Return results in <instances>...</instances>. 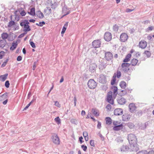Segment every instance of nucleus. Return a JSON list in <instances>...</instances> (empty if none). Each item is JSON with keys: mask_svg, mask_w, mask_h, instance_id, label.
Masks as SVG:
<instances>
[{"mask_svg": "<svg viewBox=\"0 0 154 154\" xmlns=\"http://www.w3.org/2000/svg\"><path fill=\"white\" fill-rule=\"evenodd\" d=\"M88 85L89 88L94 89L96 88L97 83L93 79H91L89 80L88 82Z\"/></svg>", "mask_w": 154, "mask_h": 154, "instance_id": "obj_1", "label": "nucleus"}, {"mask_svg": "<svg viewBox=\"0 0 154 154\" xmlns=\"http://www.w3.org/2000/svg\"><path fill=\"white\" fill-rule=\"evenodd\" d=\"M128 139L130 144L135 143L137 141L135 135H128Z\"/></svg>", "mask_w": 154, "mask_h": 154, "instance_id": "obj_2", "label": "nucleus"}, {"mask_svg": "<svg viewBox=\"0 0 154 154\" xmlns=\"http://www.w3.org/2000/svg\"><path fill=\"white\" fill-rule=\"evenodd\" d=\"M107 101L108 102L113 105L114 104V100L112 99V92L111 91L109 92L107 95Z\"/></svg>", "mask_w": 154, "mask_h": 154, "instance_id": "obj_3", "label": "nucleus"}, {"mask_svg": "<svg viewBox=\"0 0 154 154\" xmlns=\"http://www.w3.org/2000/svg\"><path fill=\"white\" fill-rule=\"evenodd\" d=\"M112 38V35L109 32H106L105 33L104 38L105 40L107 42H109L111 40Z\"/></svg>", "mask_w": 154, "mask_h": 154, "instance_id": "obj_4", "label": "nucleus"}, {"mask_svg": "<svg viewBox=\"0 0 154 154\" xmlns=\"http://www.w3.org/2000/svg\"><path fill=\"white\" fill-rule=\"evenodd\" d=\"M101 44V42L100 40H95L92 43L93 47L94 48H99Z\"/></svg>", "mask_w": 154, "mask_h": 154, "instance_id": "obj_5", "label": "nucleus"}, {"mask_svg": "<svg viewBox=\"0 0 154 154\" xmlns=\"http://www.w3.org/2000/svg\"><path fill=\"white\" fill-rule=\"evenodd\" d=\"M128 36L125 33H122L120 36V40L121 42H125L126 41L128 38Z\"/></svg>", "mask_w": 154, "mask_h": 154, "instance_id": "obj_6", "label": "nucleus"}, {"mask_svg": "<svg viewBox=\"0 0 154 154\" xmlns=\"http://www.w3.org/2000/svg\"><path fill=\"white\" fill-rule=\"evenodd\" d=\"M113 58L112 54L110 52H106L105 54V58L107 60H111Z\"/></svg>", "mask_w": 154, "mask_h": 154, "instance_id": "obj_7", "label": "nucleus"}, {"mask_svg": "<svg viewBox=\"0 0 154 154\" xmlns=\"http://www.w3.org/2000/svg\"><path fill=\"white\" fill-rule=\"evenodd\" d=\"M52 141L55 144L59 145L60 144V139L57 135L52 136Z\"/></svg>", "mask_w": 154, "mask_h": 154, "instance_id": "obj_8", "label": "nucleus"}, {"mask_svg": "<svg viewBox=\"0 0 154 154\" xmlns=\"http://www.w3.org/2000/svg\"><path fill=\"white\" fill-rule=\"evenodd\" d=\"M128 107L129 111L131 112L132 113L136 111L137 107L134 103H130L128 106Z\"/></svg>", "mask_w": 154, "mask_h": 154, "instance_id": "obj_9", "label": "nucleus"}, {"mask_svg": "<svg viewBox=\"0 0 154 154\" xmlns=\"http://www.w3.org/2000/svg\"><path fill=\"white\" fill-rule=\"evenodd\" d=\"M106 82V78L105 75L103 74H101L100 75L99 82L104 84Z\"/></svg>", "mask_w": 154, "mask_h": 154, "instance_id": "obj_10", "label": "nucleus"}, {"mask_svg": "<svg viewBox=\"0 0 154 154\" xmlns=\"http://www.w3.org/2000/svg\"><path fill=\"white\" fill-rule=\"evenodd\" d=\"M130 145V147L132 151H137L139 149V146L137 144V143H135L131 144Z\"/></svg>", "mask_w": 154, "mask_h": 154, "instance_id": "obj_11", "label": "nucleus"}, {"mask_svg": "<svg viewBox=\"0 0 154 154\" xmlns=\"http://www.w3.org/2000/svg\"><path fill=\"white\" fill-rule=\"evenodd\" d=\"M97 68V65L95 63L91 64L90 66L89 70L91 72H95L96 68Z\"/></svg>", "mask_w": 154, "mask_h": 154, "instance_id": "obj_12", "label": "nucleus"}, {"mask_svg": "<svg viewBox=\"0 0 154 154\" xmlns=\"http://www.w3.org/2000/svg\"><path fill=\"white\" fill-rule=\"evenodd\" d=\"M123 113V111L122 109L120 108L116 109L114 111V114L116 116L122 115Z\"/></svg>", "mask_w": 154, "mask_h": 154, "instance_id": "obj_13", "label": "nucleus"}, {"mask_svg": "<svg viewBox=\"0 0 154 154\" xmlns=\"http://www.w3.org/2000/svg\"><path fill=\"white\" fill-rule=\"evenodd\" d=\"M139 45L140 48L142 49H144L147 46V43L145 41H141L139 42Z\"/></svg>", "mask_w": 154, "mask_h": 154, "instance_id": "obj_14", "label": "nucleus"}, {"mask_svg": "<svg viewBox=\"0 0 154 154\" xmlns=\"http://www.w3.org/2000/svg\"><path fill=\"white\" fill-rule=\"evenodd\" d=\"M131 116L129 114H125L122 116V120L125 121H128L130 119Z\"/></svg>", "mask_w": 154, "mask_h": 154, "instance_id": "obj_15", "label": "nucleus"}, {"mask_svg": "<svg viewBox=\"0 0 154 154\" xmlns=\"http://www.w3.org/2000/svg\"><path fill=\"white\" fill-rule=\"evenodd\" d=\"M117 101L118 103L120 105H123L126 102V100L123 97L118 98Z\"/></svg>", "mask_w": 154, "mask_h": 154, "instance_id": "obj_16", "label": "nucleus"}, {"mask_svg": "<svg viewBox=\"0 0 154 154\" xmlns=\"http://www.w3.org/2000/svg\"><path fill=\"white\" fill-rule=\"evenodd\" d=\"M67 6L65 5L62 8V12L64 14L63 16L68 14L70 13V11H67Z\"/></svg>", "mask_w": 154, "mask_h": 154, "instance_id": "obj_17", "label": "nucleus"}, {"mask_svg": "<svg viewBox=\"0 0 154 154\" xmlns=\"http://www.w3.org/2000/svg\"><path fill=\"white\" fill-rule=\"evenodd\" d=\"M115 126L113 127V129L114 131H118L122 129L123 128V125L122 124L121 125H115Z\"/></svg>", "mask_w": 154, "mask_h": 154, "instance_id": "obj_18", "label": "nucleus"}, {"mask_svg": "<svg viewBox=\"0 0 154 154\" xmlns=\"http://www.w3.org/2000/svg\"><path fill=\"white\" fill-rule=\"evenodd\" d=\"M8 93L5 92L2 95L0 96V101H2L8 98Z\"/></svg>", "mask_w": 154, "mask_h": 154, "instance_id": "obj_19", "label": "nucleus"}, {"mask_svg": "<svg viewBox=\"0 0 154 154\" xmlns=\"http://www.w3.org/2000/svg\"><path fill=\"white\" fill-rule=\"evenodd\" d=\"M129 149L128 146L126 145H123L121 148V151L122 152L128 151Z\"/></svg>", "mask_w": 154, "mask_h": 154, "instance_id": "obj_20", "label": "nucleus"}, {"mask_svg": "<svg viewBox=\"0 0 154 154\" xmlns=\"http://www.w3.org/2000/svg\"><path fill=\"white\" fill-rule=\"evenodd\" d=\"M36 15L40 19H42L44 17L43 13L40 10L36 12Z\"/></svg>", "mask_w": 154, "mask_h": 154, "instance_id": "obj_21", "label": "nucleus"}, {"mask_svg": "<svg viewBox=\"0 0 154 154\" xmlns=\"http://www.w3.org/2000/svg\"><path fill=\"white\" fill-rule=\"evenodd\" d=\"M68 22H66V23H65L63 27V29L61 32V35H62V36L63 35V34L65 33L66 29V28L68 25Z\"/></svg>", "mask_w": 154, "mask_h": 154, "instance_id": "obj_22", "label": "nucleus"}, {"mask_svg": "<svg viewBox=\"0 0 154 154\" xmlns=\"http://www.w3.org/2000/svg\"><path fill=\"white\" fill-rule=\"evenodd\" d=\"M7 43L6 40H0V48H3L4 47Z\"/></svg>", "mask_w": 154, "mask_h": 154, "instance_id": "obj_23", "label": "nucleus"}, {"mask_svg": "<svg viewBox=\"0 0 154 154\" xmlns=\"http://www.w3.org/2000/svg\"><path fill=\"white\" fill-rule=\"evenodd\" d=\"M23 28H24L23 31L25 32H27L31 30L29 25H23Z\"/></svg>", "mask_w": 154, "mask_h": 154, "instance_id": "obj_24", "label": "nucleus"}, {"mask_svg": "<svg viewBox=\"0 0 154 154\" xmlns=\"http://www.w3.org/2000/svg\"><path fill=\"white\" fill-rule=\"evenodd\" d=\"M8 74L6 73L4 75H1L0 76V80L2 82L4 81L7 78Z\"/></svg>", "mask_w": 154, "mask_h": 154, "instance_id": "obj_25", "label": "nucleus"}, {"mask_svg": "<svg viewBox=\"0 0 154 154\" xmlns=\"http://www.w3.org/2000/svg\"><path fill=\"white\" fill-rule=\"evenodd\" d=\"M131 57V54H128L125 57V59H124L123 62H128L130 61V58Z\"/></svg>", "mask_w": 154, "mask_h": 154, "instance_id": "obj_26", "label": "nucleus"}, {"mask_svg": "<svg viewBox=\"0 0 154 154\" xmlns=\"http://www.w3.org/2000/svg\"><path fill=\"white\" fill-rule=\"evenodd\" d=\"M17 45V41L15 42H14L12 43V46L10 48V50H14L16 48Z\"/></svg>", "mask_w": 154, "mask_h": 154, "instance_id": "obj_27", "label": "nucleus"}, {"mask_svg": "<svg viewBox=\"0 0 154 154\" xmlns=\"http://www.w3.org/2000/svg\"><path fill=\"white\" fill-rule=\"evenodd\" d=\"M29 22L28 20H25L24 21H21L20 23V25L21 26L23 27V25H29Z\"/></svg>", "mask_w": 154, "mask_h": 154, "instance_id": "obj_28", "label": "nucleus"}, {"mask_svg": "<svg viewBox=\"0 0 154 154\" xmlns=\"http://www.w3.org/2000/svg\"><path fill=\"white\" fill-rule=\"evenodd\" d=\"M112 91H113L114 95H115L116 96L117 94V87L115 86H112Z\"/></svg>", "mask_w": 154, "mask_h": 154, "instance_id": "obj_29", "label": "nucleus"}, {"mask_svg": "<svg viewBox=\"0 0 154 154\" xmlns=\"http://www.w3.org/2000/svg\"><path fill=\"white\" fill-rule=\"evenodd\" d=\"M116 73H115L114 74L113 76L112 77V79L111 81V84L112 85H114L116 80Z\"/></svg>", "mask_w": 154, "mask_h": 154, "instance_id": "obj_30", "label": "nucleus"}, {"mask_svg": "<svg viewBox=\"0 0 154 154\" xmlns=\"http://www.w3.org/2000/svg\"><path fill=\"white\" fill-rule=\"evenodd\" d=\"M138 62V60L136 59H133L131 61V64L132 66H135Z\"/></svg>", "mask_w": 154, "mask_h": 154, "instance_id": "obj_31", "label": "nucleus"}, {"mask_svg": "<svg viewBox=\"0 0 154 154\" xmlns=\"http://www.w3.org/2000/svg\"><path fill=\"white\" fill-rule=\"evenodd\" d=\"M126 83L124 81H121L119 84L120 87L122 88L125 89L126 87Z\"/></svg>", "mask_w": 154, "mask_h": 154, "instance_id": "obj_32", "label": "nucleus"}, {"mask_svg": "<svg viewBox=\"0 0 154 154\" xmlns=\"http://www.w3.org/2000/svg\"><path fill=\"white\" fill-rule=\"evenodd\" d=\"M8 36V34L6 32H3L1 35V37L3 40H5Z\"/></svg>", "mask_w": 154, "mask_h": 154, "instance_id": "obj_33", "label": "nucleus"}, {"mask_svg": "<svg viewBox=\"0 0 154 154\" xmlns=\"http://www.w3.org/2000/svg\"><path fill=\"white\" fill-rule=\"evenodd\" d=\"M51 8L53 9H55L57 6V4L56 2H54L53 4L52 3V2L51 1Z\"/></svg>", "mask_w": 154, "mask_h": 154, "instance_id": "obj_34", "label": "nucleus"}, {"mask_svg": "<svg viewBox=\"0 0 154 154\" xmlns=\"http://www.w3.org/2000/svg\"><path fill=\"white\" fill-rule=\"evenodd\" d=\"M122 70L125 73L127 72L130 69L128 67H125L122 66Z\"/></svg>", "mask_w": 154, "mask_h": 154, "instance_id": "obj_35", "label": "nucleus"}, {"mask_svg": "<svg viewBox=\"0 0 154 154\" xmlns=\"http://www.w3.org/2000/svg\"><path fill=\"white\" fill-rule=\"evenodd\" d=\"M106 123L109 125L111 124L112 123L111 119L109 117H107L106 118Z\"/></svg>", "mask_w": 154, "mask_h": 154, "instance_id": "obj_36", "label": "nucleus"}, {"mask_svg": "<svg viewBox=\"0 0 154 154\" xmlns=\"http://www.w3.org/2000/svg\"><path fill=\"white\" fill-rule=\"evenodd\" d=\"M30 13L31 15L34 16L35 15V8H32L30 9Z\"/></svg>", "mask_w": 154, "mask_h": 154, "instance_id": "obj_37", "label": "nucleus"}, {"mask_svg": "<svg viewBox=\"0 0 154 154\" xmlns=\"http://www.w3.org/2000/svg\"><path fill=\"white\" fill-rule=\"evenodd\" d=\"M70 122L72 124L75 125H77L78 123V121L75 119H72L70 120Z\"/></svg>", "mask_w": 154, "mask_h": 154, "instance_id": "obj_38", "label": "nucleus"}, {"mask_svg": "<svg viewBox=\"0 0 154 154\" xmlns=\"http://www.w3.org/2000/svg\"><path fill=\"white\" fill-rule=\"evenodd\" d=\"M119 27L116 24H115L113 27V30L115 32H117L119 30Z\"/></svg>", "mask_w": 154, "mask_h": 154, "instance_id": "obj_39", "label": "nucleus"}, {"mask_svg": "<svg viewBox=\"0 0 154 154\" xmlns=\"http://www.w3.org/2000/svg\"><path fill=\"white\" fill-rule=\"evenodd\" d=\"M15 24V22L14 21L11 20L10 21L8 24V27H11L12 26L14 25Z\"/></svg>", "mask_w": 154, "mask_h": 154, "instance_id": "obj_40", "label": "nucleus"}, {"mask_svg": "<svg viewBox=\"0 0 154 154\" xmlns=\"http://www.w3.org/2000/svg\"><path fill=\"white\" fill-rule=\"evenodd\" d=\"M54 120L57 124L58 125L60 124L61 122L60 121V119L59 117H57Z\"/></svg>", "mask_w": 154, "mask_h": 154, "instance_id": "obj_41", "label": "nucleus"}, {"mask_svg": "<svg viewBox=\"0 0 154 154\" xmlns=\"http://www.w3.org/2000/svg\"><path fill=\"white\" fill-rule=\"evenodd\" d=\"M92 112L93 114L95 116H99V114L96 112L95 109H92Z\"/></svg>", "mask_w": 154, "mask_h": 154, "instance_id": "obj_42", "label": "nucleus"}, {"mask_svg": "<svg viewBox=\"0 0 154 154\" xmlns=\"http://www.w3.org/2000/svg\"><path fill=\"white\" fill-rule=\"evenodd\" d=\"M127 125L130 128H133L134 126V125L131 123H128L127 124Z\"/></svg>", "mask_w": 154, "mask_h": 154, "instance_id": "obj_43", "label": "nucleus"}, {"mask_svg": "<svg viewBox=\"0 0 154 154\" xmlns=\"http://www.w3.org/2000/svg\"><path fill=\"white\" fill-rule=\"evenodd\" d=\"M144 54L147 56V57H150L151 55L150 52L147 51H144Z\"/></svg>", "mask_w": 154, "mask_h": 154, "instance_id": "obj_44", "label": "nucleus"}, {"mask_svg": "<svg viewBox=\"0 0 154 154\" xmlns=\"http://www.w3.org/2000/svg\"><path fill=\"white\" fill-rule=\"evenodd\" d=\"M113 124L114 125H121L122 123L119 121H115L113 122Z\"/></svg>", "mask_w": 154, "mask_h": 154, "instance_id": "obj_45", "label": "nucleus"}, {"mask_svg": "<svg viewBox=\"0 0 154 154\" xmlns=\"http://www.w3.org/2000/svg\"><path fill=\"white\" fill-rule=\"evenodd\" d=\"M8 61V59H6V60H5V62H4V63H3V64H2V65L1 66V67L2 68H3V67H5L6 66Z\"/></svg>", "mask_w": 154, "mask_h": 154, "instance_id": "obj_46", "label": "nucleus"}, {"mask_svg": "<svg viewBox=\"0 0 154 154\" xmlns=\"http://www.w3.org/2000/svg\"><path fill=\"white\" fill-rule=\"evenodd\" d=\"M116 140L118 142H122L123 141L122 138L120 137H118Z\"/></svg>", "mask_w": 154, "mask_h": 154, "instance_id": "obj_47", "label": "nucleus"}, {"mask_svg": "<svg viewBox=\"0 0 154 154\" xmlns=\"http://www.w3.org/2000/svg\"><path fill=\"white\" fill-rule=\"evenodd\" d=\"M137 154H147L146 150H143L138 152Z\"/></svg>", "mask_w": 154, "mask_h": 154, "instance_id": "obj_48", "label": "nucleus"}, {"mask_svg": "<svg viewBox=\"0 0 154 154\" xmlns=\"http://www.w3.org/2000/svg\"><path fill=\"white\" fill-rule=\"evenodd\" d=\"M5 86L7 88H8L9 87L10 83L8 80L6 81L5 83Z\"/></svg>", "mask_w": 154, "mask_h": 154, "instance_id": "obj_49", "label": "nucleus"}, {"mask_svg": "<svg viewBox=\"0 0 154 154\" xmlns=\"http://www.w3.org/2000/svg\"><path fill=\"white\" fill-rule=\"evenodd\" d=\"M117 77L118 78H120L121 75V74L120 72L118 70L117 72V74H116Z\"/></svg>", "mask_w": 154, "mask_h": 154, "instance_id": "obj_50", "label": "nucleus"}, {"mask_svg": "<svg viewBox=\"0 0 154 154\" xmlns=\"http://www.w3.org/2000/svg\"><path fill=\"white\" fill-rule=\"evenodd\" d=\"M122 64V66H124L125 67H128L130 66L131 64V63H123Z\"/></svg>", "mask_w": 154, "mask_h": 154, "instance_id": "obj_51", "label": "nucleus"}, {"mask_svg": "<svg viewBox=\"0 0 154 154\" xmlns=\"http://www.w3.org/2000/svg\"><path fill=\"white\" fill-rule=\"evenodd\" d=\"M5 52L4 51H1L0 52V59L2 58L4 56Z\"/></svg>", "mask_w": 154, "mask_h": 154, "instance_id": "obj_52", "label": "nucleus"}, {"mask_svg": "<svg viewBox=\"0 0 154 154\" xmlns=\"http://www.w3.org/2000/svg\"><path fill=\"white\" fill-rule=\"evenodd\" d=\"M27 33V32H24L20 35L18 37V38H21L23 37Z\"/></svg>", "mask_w": 154, "mask_h": 154, "instance_id": "obj_53", "label": "nucleus"}, {"mask_svg": "<svg viewBox=\"0 0 154 154\" xmlns=\"http://www.w3.org/2000/svg\"><path fill=\"white\" fill-rule=\"evenodd\" d=\"M153 26H149L147 29L146 31H152L153 29Z\"/></svg>", "mask_w": 154, "mask_h": 154, "instance_id": "obj_54", "label": "nucleus"}, {"mask_svg": "<svg viewBox=\"0 0 154 154\" xmlns=\"http://www.w3.org/2000/svg\"><path fill=\"white\" fill-rule=\"evenodd\" d=\"M30 44L32 48H35L36 46L35 45V43L33 42H30Z\"/></svg>", "mask_w": 154, "mask_h": 154, "instance_id": "obj_55", "label": "nucleus"}, {"mask_svg": "<svg viewBox=\"0 0 154 154\" xmlns=\"http://www.w3.org/2000/svg\"><path fill=\"white\" fill-rule=\"evenodd\" d=\"M81 148L83 150L85 151H86V150L87 148V146H85L84 145H82Z\"/></svg>", "mask_w": 154, "mask_h": 154, "instance_id": "obj_56", "label": "nucleus"}, {"mask_svg": "<svg viewBox=\"0 0 154 154\" xmlns=\"http://www.w3.org/2000/svg\"><path fill=\"white\" fill-rule=\"evenodd\" d=\"M38 61V60H37V61L36 62H34V63H33V68H32V69L33 70H34L35 69V68L36 67V64L37 63Z\"/></svg>", "mask_w": 154, "mask_h": 154, "instance_id": "obj_57", "label": "nucleus"}, {"mask_svg": "<svg viewBox=\"0 0 154 154\" xmlns=\"http://www.w3.org/2000/svg\"><path fill=\"white\" fill-rule=\"evenodd\" d=\"M20 14L22 16H24L26 14V13L24 10H23L20 12Z\"/></svg>", "mask_w": 154, "mask_h": 154, "instance_id": "obj_58", "label": "nucleus"}, {"mask_svg": "<svg viewBox=\"0 0 154 154\" xmlns=\"http://www.w3.org/2000/svg\"><path fill=\"white\" fill-rule=\"evenodd\" d=\"M39 26H42L43 25H45V23L44 21L40 22H39Z\"/></svg>", "mask_w": 154, "mask_h": 154, "instance_id": "obj_59", "label": "nucleus"}, {"mask_svg": "<svg viewBox=\"0 0 154 154\" xmlns=\"http://www.w3.org/2000/svg\"><path fill=\"white\" fill-rule=\"evenodd\" d=\"M46 9H47V10L48 11V14H50L51 13V10L50 7H46Z\"/></svg>", "mask_w": 154, "mask_h": 154, "instance_id": "obj_60", "label": "nucleus"}, {"mask_svg": "<svg viewBox=\"0 0 154 154\" xmlns=\"http://www.w3.org/2000/svg\"><path fill=\"white\" fill-rule=\"evenodd\" d=\"M90 144L91 146H94V140H91L90 141Z\"/></svg>", "mask_w": 154, "mask_h": 154, "instance_id": "obj_61", "label": "nucleus"}, {"mask_svg": "<svg viewBox=\"0 0 154 154\" xmlns=\"http://www.w3.org/2000/svg\"><path fill=\"white\" fill-rule=\"evenodd\" d=\"M15 20H16L17 21H18L20 20V18L19 16L17 15H15Z\"/></svg>", "mask_w": 154, "mask_h": 154, "instance_id": "obj_62", "label": "nucleus"}, {"mask_svg": "<svg viewBox=\"0 0 154 154\" xmlns=\"http://www.w3.org/2000/svg\"><path fill=\"white\" fill-rule=\"evenodd\" d=\"M111 106L110 104H108L106 105V108L108 110H110L111 108Z\"/></svg>", "mask_w": 154, "mask_h": 154, "instance_id": "obj_63", "label": "nucleus"}, {"mask_svg": "<svg viewBox=\"0 0 154 154\" xmlns=\"http://www.w3.org/2000/svg\"><path fill=\"white\" fill-rule=\"evenodd\" d=\"M83 139V137L82 136H81L79 138V140L80 141L81 143H82L84 142L82 140Z\"/></svg>", "mask_w": 154, "mask_h": 154, "instance_id": "obj_64", "label": "nucleus"}]
</instances>
